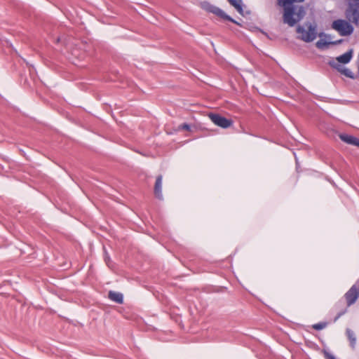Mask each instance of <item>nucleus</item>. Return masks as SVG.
<instances>
[{"label": "nucleus", "instance_id": "obj_19", "mask_svg": "<svg viewBox=\"0 0 359 359\" xmlns=\"http://www.w3.org/2000/svg\"><path fill=\"white\" fill-rule=\"evenodd\" d=\"M104 262H105L106 264H107L109 267H110V266H111V265H110V264H111V258H110V257H109V254L107 253V250H106L105 248H104Z\"/></svg>", "mask_w": 359, "mask_h": 359}, {"label": "nucleus", "instance_id": "obj_21", "mask_svg": "<svg viewBox=\"0 0 359 359\" xmlns=\"http://www.w3.org/2000/svg\"><path fill=\"white\" fill-rule=\"evenodd\" d=\"M325 359H337L333 355L327 351H325Z\"/></svg>", "mask_w": 359, "mask_h": 359}, {"label": "nucleus", "instance_id": "obj_23", "mask_svg": "<svg viewBox=\"0 0 359 359\" xmlns=\"http://www.w3.org/2000/svg\"><path fill=\"white\" fill-rule=\"evenodd\" d=\"M348 1V3H351V2H359V0H347Z\"/></svg>", "mask_w": 359, "mask_h": 359}, {"label": "nucleus", "instance_id": "obj_10", "mask_svg": "<svg viewBox=\"0 0 359 359\" xmlns=\"http://www.w3.org/2000/svg\"><path fill=\"white\" fill-rule=\"evenodd\" d=\"M339 137L340 140L341 141H343L344 142H345L348 144L354 145V146L359 147V139L358 138H357L353 135L346 134V133H340L339 135Z\"/></svg>", "mask_w": 359, "mask_h": 359}, {"label": "nucleus", "instance_id": "obj_5", "mask_svg": "<svg viewBox=\"0 0 359 359\" xmlns=\"http://www.w3.org/2000/svg\"><path fill=\"white\" fill-rule=\"evenodd\" d=\"M346 18L356 26H359V2L347 3Z\"/></svg>", "mask_w": 359, "mask_h": 359}, {"label": "nucleus", "instance_id": "obj_4", "mask_svg": "<svg viewBox=\"0 0 359 359\" xmlns=\"http://www.w3.org/2000/svg\"><path fill=\"white\" fill-rule=\"evenodd\" d=\"M332 28L342 36H349L353 34L354 27L350 23V21H346L342 19L334 20L332 23Z\"/></svg>", "mask_w": 359, "mask_h": 359}, {"label": "nucleus", "instance_id": "obj_13", "mask_svg": "<svg viewBox=\"0 0 359 359\" xmlns=\"http://www.w3.org/2000/svg\"><path fill=\"white\" fill-rule=\"evenodd\" d=\"M353 57V49H350L345 53L338 56L336 59L341 64H347L348 63Z\"/></svg>", "mask_w": 359, "mask_h": 359}, {"label": "nucleus", "instance_id": "obj_16", "mask_svg": "<svg viewBox=\"0 0 359 359\" xmlns=\"http://www.w3.org/2000/svg\"><path fill=\"white\" fill-rule=\"evenodd\" d=\"M304 0H278L280 6L293 4L294 2H303Z\"/></svg>", "mask_w": 359, "mask_h": 359}, {"label": "nucleus", "instance_id": "obj_17", "mask_svg": "<svg viewBox=\"0 0 359 359\" xmlns=\"http://www.w3.org/2000/svg\"><path fill=\"white\" fill-rule=\"evenodd\" d=\"M327 325V322H320L312 325V327L316 330H321L325 328Z\"/></svg>", "mask_w": 359, "mask_h": 359}, {"label": "nucleus", "instance_id": "obj_3", "mask_svg": "<svg viewBox=\"0 0 359 359\" xmlns=\"http://www.w3.org/2000/svg\"><path fill=\"white\" fill-rule=\"evenodd\" d=\"M306 26L308 28V31H306L304 27L298 25L296 32L302 34V36L299 37L300 39L307 43L311 42L317 36L316 25L311 22H307L306 23Z\"/></svg>", "mask_w": 359, "mask_h": 359}, {"label": "nucleus", "instance_id": "obj_8", "mask_svg": "<svg viewBox=\"0 0 359 359\" xmlns=\"http://www.w3.org/2000/svg\"><path fill=\"white\" fill-rule=\"evenodd\" d=\"M348 307L349 306L345 302V300L343 298L340 299L334 306V310L337 314L333 322H337L339 318L344 316L348 311Z\"/></svg>", "mask_w": 359, "mask_h": 359}, {"label": "nucleus", "instance_id": "obj_12", "mask_svg": "<svg viewBox=\"0 0 359 359\" xmlns=\"http://www.w3.org/2000/svg\"><path fill=\"white\" fill-rule=\"evenodd\" d=\"M108 298L119 304L123 303V295L121 292L110 290L108 293Z\"/></svg>", "mask_w": 359, "mask_h": 359}, {"label": "nucleus", "instance_id": "obj_7", "mask_svg": "<svg viewBox=\"0 0 359 359\" xmlns=\"http://www.w3.org/2000/svg\"><path fill=\"white\" fill-rule=\"evenodd\" d=\"M359 297V287L353 285L344 294V299L348 306L353 304Z\"/></svg>", "mask_w": 359, "mask_h": 359}, {"label": "nucleus", "instance_id": "obj_22", "mask_svg": "<svg viewBox=\"0 0 359 359\" xmlns=\"http://www.w3.org/2000/svg\"><path fill=\"white\" fill-rule=\"evenodd\" d=\"M228 1L229 2V4L234 6H236L238 3H241L242 2V0H228Z\"/></svg>", "mask_w": 359, "mask_h": 359}, {"label": "nucleus", "instance_id": "obj_2", "mask_svg": "<svg viewBox=\"0 0 359 359\" xmlns=\"http://www.w3.org/2000/svg\"><path fill=\"white\" fill-rule=\"evenodd\" d=\"M202 8L207 12L213 13L224 20L231 22L237 25L241 26V25L238 21L232 18L230 15H227L222 9L211 4L208 1H204L202 4Z\"/></svg>", "mask_w": 359, "mask_h": 359}, {"label": "nucleus", "instance_id": "obj_1", "mask_svg": "<svg viewBox=\"0 0 359 359\" xmlns=\"http://www.w3.org/2000/svg\"><path fill=\"white\" fill-rule=\"evenodd\" d=\"M282 6L284 8L283 21L291 27L301 21L305 15V10L302 6L297 8L294 4Z\"/></svg>", "mask_w": 359, "mask_h": 359}, {"label": "nucleus", "instance_id": "obj_9", "mask_svg": "<svg viewBox=\"0 0 359 359\" xmlns=\"http://www.w3.org/2000/svg\"><path fill=\"white\" fill-rule=\"evenodd\" d=\"M162 180H163V176L161 175H159L156 177L154 188V193L155 196L159 199H163V194H162Z\"/></svg>", "mask_w": 359, "mask_h": 359}, {"label": "nucleus", "instance_id": "obj_11", "mask_svg": "<svg viewBox=\"0 0 359 359\" xmlns=\"http://www.w3.org/2000/svg\"><path fill=\"white\" fill-rule=\"evenodd\" d=\"M328 64L332 67L337 69V71L339 72H340L343 75L346 76V77L351 78V79L353 78V74L349 69L341 67V65L336 63L334 61H330Z\"/></svg>", "mask_w": 359, "mask_h": 359}, {"label": "nucleus", "instance_id": "obj_18", "mask_svg": "<svg viewBox=\"0 0 359 359\" xmlns=\"http://www.w3.org/2000/svg\"><path fill=\"white\" fill-rule=\"evenodd\" d=\"M191 126L189 124H188L187 123H184L180 124V126H178L177 129L179 130H184L187 131H191Z\"/></svg>", "mask_w": 359, "mask_h": 359}, {"label": "nucleus", "instance_id": "obj_15", "mask_svg": "<svg viewBox=\"0 0 359 359\" xmlns=\"http://www.w3.org/2000/svg\"><path fill=\"white\" fill-rule=\"evenodd\" d=\"M342 41H343V39H339L337 41H330V42H327L325 40L320 39L319 41H318L316 42V47L319 49H323L325 47L327 46L329 44L337 45V44L341 43Z\"/></svg>", "mask_w": 359, "mask_h": 359}, {"label": "nucleus", "instance_id": "obj_14", "mask_svg": "<svg viewBox=\"0 0 359 359\" xmlns=\"http://www.w3.org/2000/svg\"><path fill=\"white\" fill-rule=\"evenodd\" d=\"M346 334L350 342L351 347L352 348V349H354L356 345V337L354 332L350 328H346Z\"/></svg>", "mask_w": 359, "mask_h": 359}, {"label": "nucleus", "instance_id": "obj_6", "mask_svg": "<svg viewBox=\"0 0 359 359\" xmlns=\"http://www.w3.org/2000/svg\"><path fill=\"white\" fill-rule=\"evenodd\" d=\"M208 117L215 125L222 128L226 129L233 125V121L231 119L226 118L219 114L210 113Z\"/></svg>", "mask_w": 359, "mask_h": 359}, {"label": "nucleus", "instance_id": "obj_20", "mask_svg": "<svg viewBox=\"0 0 359 359\" xmlns=\"http://www.w3.org/2000/svg\"><path fill=\"white\" fill-rule=\"evenodd\" d=\"M236 11L242 15H243V8L241 5V3H238L236 6H233Z\"/></svg>", "mask_w": 359, "mask_h": 359}]
</instances>
